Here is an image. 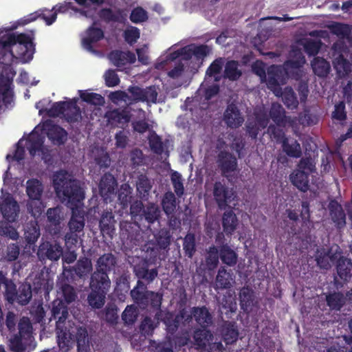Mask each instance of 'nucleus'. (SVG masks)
Segmentation results:
<instances>
[{
  "label": "nucleus",
  "mask_w": 352,
  "mask_h": 352,
  "mask_svg": "<svg viewBox=\"0 0 352 352\" xmlns=\"http://www.w3.org/2000/svg\"><path fill=\"white\" fill-rule=\"evenodd\" d=\"M52 184L57 197L63 202L69 205L72 208L70 220L80 217L84 219V210L78 206L85 198V192L80 182L74 179L65 170L55 172L52 177Z\"/></svg>",
  "instance_id": "f257e3e1"
},
{
  "label": "nucleus",
  "mask_w": 352,
  "mask_h": 352,
  "mask_svg": "<svg viewBox=\"0 0 352 352\" xmlns=\"http://www.w3.org/2000/svg\"><path fill=\"white\" fill-rule=\"evenodd\" d=\"M52 316L57 319L56 334L58 348L61 352H68L73 345L72 335L74 332V323L69 320L68 309L61 300H56L53 303Z\"/></svg>",
  "instance_id": "f03ea898"
},
{
  "label": "nucleus",
  "mask_w": 352,
  "mask_h": 352,
  "mask_svg": "<svg viewBox=\"0 0 352 352\" xmlns=\"http://www.w3.org/2000/svg\"><path fill=\"white\" fill-rule=\"evenodd\" d=\"M31 34L25 33L11 34L6 38H0V49L7 50L12 47V53L14 56L30 61L35 52L34 31H30Z\"/></svg>",
  "instance_id": "7ed1b4c3"
},
{
  "label": "nucleus",
  "mask_w": 352,
  "mask_h": 352,
  "mask_svg": "<svg viewBox=\"0 0 352 352\" xmlns=\"http://www.w3.org/2000/svg\"><path fill=\"white\" fill-rule=\"evenodd\" d=\"M314 170L312 164L308 160H301L298 168L290 175L292 183L302 192L309 188V175Z\"/></svg>",
  "instance_id": "20e7f679"
},
{
  "label": "nucleus",
  "mask_w": 352,
  "mask_h": 352,
  "mask_svg": "<svg viewBox=\"0 0 352 352\" xmlns=\"http://www.w3.org/2000/svg\"><path fill=\"white\" fill-rule=\"evenodd\" d=\"M216 163L221 176L228 180L232 174L238 169L237 158L233 153L226 150L219 151Z\"/></svg>",
  "instance_id": "39448f33"
},
{
  "label": "nucleus",
  "mask_w": 352,
  "mask_h": 352,
  "mask_svg": "<svg viewBox=\"0 0 352 352\" xmlns=\"http://www.w3.org/2000/svg\"><path fill=\"white\" fill-rule=\"evenodd\" d=\"M131 296L133 300L142 305H146L148 300L154 307L160 306L161 304L160 297L157 294L147 290L146 285L141 280H138L137 285L131 291Z\"/></svg>",
  "instance_id": "423d86ee"
},
{
  "label": "nucleus",
  "mask_w": 352,
  "mask_h": 352,
  "mask_svg": "<svg viewBox=\"0 0 352 352\" xmlns=\"http://www.w3.org/2000/svg\"><path fill=\"white\" fill-rule=\"evenodd\" d=\"M213 196L220 209L226 208L234 200L236 192L233 188H229L225 183L217 181L213 186Z\"/></svg>",
  "instance_id": "0eeeda50"
},
{
  "label": "nucleus",
  "mask_w": 352,
  "mask_h": 352,
  "mask_svg": "<svg viewBox=\"0 0 352 352\" xmlns=\"http://www.w3.org/2000/svg\"><path fill=\"white\" fill-rule=\"evenodd\" d=\"M72 278V269H67L65 267L57 282V286L61 292L62 296L68 304L75 301L77 298L74 288L69 285L70 280Z\"/></svg>",
  "instance_id": "6e6552de"
},
{
  "label": "nucleus",
  "mask_w": 352,
  "mask_h": 352,
  "mask_svg": "<svg viewBox=\"0 0 352 352\" xmlns=\"http://www.w3.org/2000/svg\"><path fill=\"white\" fill-rule=\"evenodd\" d=\"M223 120L227 126L230 129H237L244 122V118L236 104H228L223 113Z\"/></svg>",
  "instance_id": "1a4fd4ad"
},
{
  "label": "nucleus",
  "mask_w": 352,
  "mask_h": 352,
  "mask_svg": "<svg viewBox=\"0 0 352 352\" xmlns=\"http://www.w3.org/2000/svg\"><path fill=\"white\" fill-rule=\"evenodd\" d=\"M42 19L47 25H51L56 20V12H54L53 8H41L32 13H30L21 18L19 23L21 25H27L36 21L37 19Z\"/></svg>",
  "instance_id": "9d476101"
},
{
  "label": "nucleus",
  "mask_w": 352,
  "mask_h": 352,
  "mask_svg": "<svg viewBox=\"0 0 352 352\" xmlns=\"http://www.w3.org/2000/svg\"><path fill=\"white\" fill-rule=\"evenodd\" d=\"M118 182L115 177L110 173H104L99 183V192L104 201L107 203L113 195H115Z\"/></svg>",
  "instance_id": "9b49d317"
},
{
  "label": "nucleus",
  "mask_w": 352,
  "mask_h": 352,
  "mask_svg": "<svg viewBox=\"0 0 352 352\" xmlns=\"http://www.w3.org/2000/svg\"><path fill=\"white\" fill-rule=\"evenodd\" d=\"M37 255L40 260L47 258L50 261H56L63 256V248L56 242L54 243L48 241L43 242L38 248Z\"/></svg>",
  "instance_id": "f8f14e48"
},
{
  "label": "nucleus",
  "mask_w": 352,
  "mask_h": 352,
  "mask_svg": "<svg viewBox=\"0 0 352 352\" xmlns=\"http://www.w3.org/2000/svg\"><path fill=\"white\" fill-rule=\"evenodd\" d=\"M98 17L106 23H124L127 14L124 10L118 8L113 10L110 8H102L98 12Z\"/></svg>",
  "instance_id": "ddd939ff"
},
{
  "label": "nucleus",
  "mask_w": 352,
  "mask_h": 352,
  "mask_svg": "<svg viewBox=\"0 0 352 352\" xmlns=\"http://www.w3.org/2000/svg\"><path fill=\"white\" fill-rule=\"evenodd\" d=\"M286 72L283 66L272 65L267 69V84L270 89L280 88V84L284 83Z\"/></svg>",
  "instance_id": "4468645a"
},
{
  "label": "nucleus",
  "mask_w": 352,
  "mask_h": 352,
  "mask_svg": "<svg viewBox=\"0 0 352 352\" xmlns=\"http://www.w3.org/2000/svg\"><path fill=\"white\" fill-rule=\"evenodd\" d=\"M44 129L47 131V138L54 144H63L67 139V131L61 126L52 124L51 122L44 124Z\"/></svg>",
  "instance_id": "2eb2a0df"
},
{
  "label": "nucleus",
  "mask_w": 352,
  "mask_h": 352,
  "mask_svg": "<svg viewBox=\"0 0 352 352\" xmlns=\"http://www.w3.org/2000/svg\"><path fill=\"white\" fill-rule=\"evenodd\" d=\"M89 286L92 290L107 293L111 287V280L107 273L96 270L91 276Z\"/></svg>",
  "instance_id": "dca6fc26"
},
{
  "label": "nucleus",
  "mask_w": 352,
  "mask_h": 352,
  "mask_svg": "<svg viewBox=\"0 0 352 352\" xmlns=\"http://www.w3.org/2000/svg\"><path fill=\"white\" fill-rule=\"evenodd\" d=\"M192 317L193 308H192L190 311L182 309L179 314L175 316L174 320L170 321L168 319L167 321H165V323L167 326L168 330L170 332L173 333L177 329L181 324L184 326L188 325L189 327H192L190 324L192 323Z\"/></svg>",
  "instance_id": "f3484780"
},
{
  "label": "nucleus",
  "mask_w": 352,
  "mask_h": 352,
  "mask_svg": "<svg viewBox=\"0 0 352 352\" xmlns=\"http://www.w3.org/2000/svg\"><path fill=\"white\" fill-rule=\"evenodd\" d=\"M34 347V342L30 338L14 333L8 340V347L12 352H26L31 347Z\"/></svg>",
  "instance_id": "a211bd4d"
},
{
  "label": "nucleus",
  "mask_w": 352,
  "mask_h": 352,
  "mask_svg": "<svg viewBox=\"0 0 352 352\" xmlns=\"http://www.w3.org/2000/svg\"><path fill=\"white\" fill-rule=\"evenodd\" d=\"M97 23L94 21L90 27L86 30V37L82 38V43L83 47L89 52H94L93 44L100 41L104 37V32L100 28H96Z\"/></svg>",
  "instance_id": "6ab92c4d"
},
{
  "label": "nucleus",
  "mask_w": 352,
  "mask_h": 352,
  "mask_svg": "<svg viewBox=\"0 0 352 352\" xmlns=\"http://www.w3.org/2000/svg\"><path fill=\"white\" fill-rule=\"evenodd\" d=\"M0 212L4 220H16L19 212V206L12 197H7L0 204Z\"/></svg>",
  "instance_id": "aec40b11"
},
{
  "label": "nucleus",
  "mask_w": 352,
  "mask_h": 352,
  "mask_svg": "<svg viewBox=\"0 0 352 352\" xmlns=\"http://www.w3.org/2000/svg\"><path fill=\"white\" fill-rule=\"evenodd\" d=\"M109 58L112 63L118 67L124 66L126 63L133 64L136 60V56L133 52L118 50L111 51L109 54Z\"/></svg>",
  "instance_id": "412c9836"
},
{
  "label": "nucleus",
  "mask_w": 352,
  "mask_h": 352,
  "mask_svg": "<svg viewBox=\"0 0 352 352\" xmlns=\"http://www.w3.org/2000/svg\"><path fill=\"white\" fill-rule=\"evenodd\" d=\"M338 249V247L336 246L335 254H331L333 248L329 250L324 248L318 250L316 254V260L318 266L322 269H329L331 266V262H333L337 258L336 254H337Z\"/></svg>",
  "instance_id": "4be33fe9"
},
{
  "label": "nucleus",
  "mask_w": 352,
  "mask_h": 352,
  "mask_svg": "<svg viewBox=\"0 0 352 352\" xmlns=\"http://www.w3.org/2000/svg\"><path fill=\"white\" fill-rule=\"evenodd\" d=\"M288 218L289 220H310V208L309 203L307 201H303L298 208L295 209H287L286 210Z\"/></svg>",
  "instance_id": "5701e85b"
},
{
  "label": "nucleus",
  "mask_w": 352,
  "mask_h": 352,
  "mask_svg": "<svg viewBox=\"0 0 352 352\" xmlns=\"http://www.w3.org/2000/svg\"><path fill=\"white\" fill-rule=\"evenodd\" d=\"M73 329L74 332L72 334L75 333L78 351L87 352L89 349V338L86 328L74 325Z\"/></svg>",
  "instance_id": "b1692460"
},
{
  "label": "nucleus",
  "mask_w": 352,
  "mask_h": 352,
  "mask_svg": "<svg viewBox=\"0 0 352 352\" xmlns=\"http://www.w3.org/2000/svg\"><path fill=\"white\" fill-rule=\"evenodd\" d=\"M63 117L69 123L77 122L81 119V111L76 99L67 101Z\"/></svg>",
  "instance_id": "393cba45"
},
{
  "label": "nucleus",
  "mask_w": 352,
  "mask_h": 352,
  "mask_svg": "<svg viewBox=\"0 0 352 352\" xmlns=\"http://www.w3.org/2000/svg\"><path fill=\"white\" fill-rule=\"evenodd\" d=\"M26 192L32 200H40L43 191L41 181L37 179H30L26 182Z\"/></svg>",
  "instance_id": "a878e982"
},
{
  "label": "nucleus",
  "mask_w": 352,
  "mask_h": 352,
  "mask_svg": "<svg viewBox=\"0 0 352 352\" xmlns=\"http://www.w3.org/2000/svg\"><path fill=\"white\" fill-rule=\"evenodd\" d=\"M193 317L203 328H206L212 323V315L206 307H193Z\"/></svg>",
  "instance_id": "bb28decb"
},
{
  "label": "nucleus",
  "mask_w": 352,
  "mask_h": 352,
  "mask_svg": "<svg viewBox=\"0 0 352 352\" xmlns=\"http://www.w3.org/2000/svg\"><path fill=\"white\" fill-rule=\"evenodd\" d=\"M194 343L197 349H204L213 340V335L206 329H198L193 334Z\"/></svg>",
  "instance_id": "cd10ccee"
},
{
  "label": "nucleus",
  "mask_w": 352,
  "mask_h": 352,
  "mask_svg": "<svg viewBox=\"0 0 352 352\" xmlns=\"http://www.w3.org/2000/svg\"><path fill=\"white\" fill-rule=\"evenodd\" d=\"M66 268L72 269V272H74L76 276L80 278L87 276L93 270L91 261L87 258L80 259L74 266Z\"/></svg>",
  "instance_id": "c85d7f7f"
},
{
  "label": "nucleus",
  "mask_w": 352,
  "mask_h": 352,
  "mask_svg": "<svg viewBox=\"0 0 352 352\" xmlns=\"http://www.w3.org/2000/svg\"><path fill=\"white\" fill-rule=\"evenodd\" d=\"M269 116L278 126H284L287 123L285 111L278 103L272 104Z\"/></svg>",
  "instance_id": "c756f323"
},
{
  "label": "nucleus",
  "mask_w": 352,
  "mask_h": 352,
  "mask_svg": "<svg viewBox=\"0 0 352 352\" xmlns=\"http://www.w3.org/2000/svg\"><path fill=\"white\" fill-rule=\"evenodd\" d=\"M311 65L314 73L319 77H326L330 72V64L324 58L315 57Z\"/></svg>",
  "instance_id": "7c9ffc66"
},
{
  "label": "nucleus",
  "mask_w": 352,
  "mask_h": 352,
  "mask_svg": "<svg viewBox=\"0 0 352 352\" xmlns=\"http://www.w3.org/2000/svg\"><path fill=\"white\" fill-rule=\"evenodd\" d=\"M152 184L146 174L140 173L138 175L136 180V188L138 193L141 198H146L149 195Z\"/></svg>",
  "instance_id": "2f4dec72"
},
{
  "label": "nucleus",
  "mask_w": 352,
  "mask_h": 352,
  "mask_svg": "<svg viewBox=\"0 0 352 352\" xmlns=\"http://www.w3.org/2000/svg\"><path fill=\"white\" fill-rule=\"evenodd\" d=\"M232 278L223 267L219 268L216 276L214 289H223L230 288L232 286Z\"/></svg>",
  "instance_id": "473e14b6"
},
{
  "label": "nucleus",
  "mask_w": 352,
  "mask_h": 352,
  "mask_svg": "<svg viewBox=\"0 0 352 352\" xmlns=\"http://www.w3.org/2000/svg\"><path fill=\"white\" fill-rule=\"evenodd\" d=\"M43 138L37 132L34 131L27 139V148L32 156H34L37 151L41 150L43 144Z\"/></svg>",
  "instance_id": "72a5a7b5"
},
{
  "label": "nucleus",
  "mask_w": 352,
  "mask_h": 352,
  "mask_svg": "<svg viewBox=\"0 0 352 352\" xmlns=\"http://www.w3.org/2000/svg\"><path fill=\"white\" fill-rule=\"evenodd\" d=\"M337 272L339 276L347 280L352 276V263L350 259L340 257L337 264Z\"/></svg>",
  "instance_id": "f704fd0d"
},
{
  "label": "nucleus",
  "mask_w": 352,
  "mask_h": 352,
  "mask_svg": "<svg viewBox=\"0 0 352 352\" xmlns=\"http://www.w3.org/2000/svg\"><path fill=\"white\" fill-rule=\"evenodd\" d=\"M116 263V258L113 254H104L98 259L96 270L107 273L114 268Z\"/></svg>",
  "instance_id": "c9c22d12"
},
{
  "label": "nucleus",
  "mask_w": 352,
  "mask_h": 352,
  "mask_svg": "<svg viewBox=\"0 0 352 352\" xmlns=\"http://www.w3.org/2000/svg\"><path fill=\"white\" fill-rule=\"evenodd\" d=\"M242 75L241 71L239 69V63L236 60H228L225 65L224 77L230 80H237Z\"/></svg>",
  "instance_id": "e433bc0d"
},
{
  "label": "nucleus",
  "mask_w": 352,
  "mask_h": 352,
  "mask_svg": "<svg viewBox=\"0 0 352 352\" xmlns=\"http://www.w3.org/2000/svg\"><path fill=\"white\" fill-rule=\"evenodd\" d=\"M334 68L340 76H347L351 72V65L350 62L344 58L342 54H340L333 61Z\"/></svg>",
  "instance_id": "4c0bfd02"
},
{
  "label": "nucleus",
  "mask_w": 352,
  "mask_h": 352,
  "mask_svg": "<svg viewBox=\"0 0 352 352\" xmlns=\"http://www.w3.org/2000/svg\"><path fill=\"white\" fill-rule=\"evenodd\" d=\"M282 100L284 104L289 109H294L298 107V101L295 92L291 87H286L281 93Z\"/></svg>",
  "instance_id": "58836bf2"
},
{
  "label": "nucleus",
  "mask_w": 352,
  "mask_h": 352,
  "mask_svg": "<svg viewBox=\"0 0 352 352\" xmlns=\"http://www.w3.org/2000/svg\"><path fill=\"white\" fill-rule=\"evenodd\" d=\"M162 205L163 210L168 217L174 214L177 202L175 196L173 192L168 191L164 194L162 201Z\"/></svg>",
  "instance_id": "ea45409f"
},
{
  "label": "nucleus",
  "mask_w": 352,
  "mask_h": 352,
  "mask_svg": "<svg viewBox=\"0 0 352 352\" xmlns=\"http://www.w3.org/2000/svg\"><path fill=\"white\" fill-rule=\"evenodd\" d=\"M329 29L333 34L342 38H348L351 32L349 25L339 22H333L329 25Z\"/></svg>",
  "instance_id": "a19ab883"
},
{
  "label": "nucleus",
  "mask_w": 352,
  "mask_h": 352,
  "mask_svg": "<svg viewBox=\"0 0 352 352\" xmlns=\"http://www.w3.org/2000/svg\"><path fill=\"white\" fill-rule=\"evenodd\" d=\"M79 96L81 100L88 104L100 106L104 103V98L99 94L80 90Z\"/></svg>",
  "instance_id": "79ce46f5"
},
{
  "label": "nucleus",
  "mask_w": 352,
  "mask_h": 352,
  "mask_svg": "<svg viewBox=\"0 0 352 352\" xmlns=\"http://www.w3.org/2000/svg\"><path fill=\"white\" fill-rule=\"evenodd\" d=\"M239 299L241 308L244 311H248L254 299L253 291L248 287H243L239 293Z\"/></svg>",
  "instance_id": "37998d69"
},
{
  "label": "nucleus",
  "mask_w": 352,
  "mask_h": 352,
  "mask_svg": "<svg viewBox=\"0 0 352 352\" xmlns=\"http://www.w3.org/2000/svg\"><path fill=\"white\" fill-rule=\"evenodd\" d=\"M331 220H346V214L342 206L335 199L331 200L328 204Z\"/></svg>",
  "instance_id": "c03bdc74"
},
{
  "label": "nucleus",
  "mask_w": 352,
  "mask_h": 352,
  "mask_svg": "<svg viewBox=\"0 0 352 352\" xmlns=\"http://www.w3.org/2000/svg\"><path fill=\"white\" fill-rule=\"evenodd\" d=\"M19 332L16 334L21 336L30 338V340L34 342V337L32 336V326L30 320L27 317H23L19 320L18 324Z\"/></svg>",
  "instance_id": "a18cd8bd"
},
{
  "label": "nucleus",
  "mask_w": 352,
  "mask_h": 352,
  "mask_svg": "<svg viewBox=\"0 0 352 352\" xmlns=\"http://www.w3.org/2000/svg\"><path fill=\"white\" fill-rule=\"evenodd\" d=\"M40 236V229L36 221H30L26 226L25 238L28 243H34Z\"/></svg>",
  "instance_id": "49530a36"
},
{
  "label": "nucleus",
  "mask_w": 352,
  "mask_h": 352,
  "mask_svg": "<svg viewBox=\"0 0 352 352\" xmlns=\"http://www.w3.org/2000/svg\"><path fill=\"white\" fill-rule=\"evenodd\" d=\"M106 294L100 291L92 290L87 297L89 305L94 309L101 308L104 305Z\"/></svg>",
  "instance_id": "de8ad7c7"
},
{
  "label": "nucleus",
  "mask_w": 352,
  "mask_h": 352,
  "mask_svg": "<svg viewBox=\"0 0 352 352\" xmlns=\"http://www.w3.org/2000/svg\"><path fill=\"white\" fill-rule=\"evenodd\" d=\"M346 298L340 292H335L327 296V302L331 309L340 310L345 304Z\"/></svg>",
  "instance_id": "09e8293b"
},
{
  "label": "nucleus",
  "mask_w": 352,
  "mask_h": 352,
  "mask_svg": "<svg viewBox=\"0 0 352 352\" xmlns=\"http://www.w3.org/2000/svg\"><path fill=\"white\" fill-rule=\"evenodd\" d=\"M220 258L226 265H234L237 262V255L229 246L223 245L220 250Z\"/></svg>",
  "instance_id": "8fccbe9b"
},
{
  "label": "nucleus",
  "mask_w": 352,
  "mask_h": 352,
  "mask_svg": "<svg viewBox=\"0 0 352 352\" xmlns=\"http://www.w3.org/2000/svg\"><path fill=\"white\" fill-rule=\"evenodd\" d=\"M283 149L289 157H299L302 154L300 144L296 140L289 144L287 138H285L283 140Z\"/></svg>",
  "instance_id": "3c124183"
},
{
  "label": "nucleus",
  "mask_w": 352,
  "mask_h": 352,
  "mask_svg": "<svg viewBox=\"0 0 352 352\" xmlns=\"http://www.w3.org/2000/svg\"><path fill=\"white\" fill-rule=\"evenodd\" d=\"M224 65V59L223 58H218L213 60L208 67L206 74L208 77H214L215 81H219L220 77L215 76L220 74Z\"/></svg>",
  "instance_id": "603ef678"
},
{
  "label": "nucleus",
  "mask_w": 352,
  "mask_h": 352,
  "mask_svg": "<svg viewBox=\"0 0 352 352\" xmlns=\"http://www.w3.org/2000/svg\"><path fill=\"white\" fill-rule=\"evenodd\" d=\"M161 213L162 210L158 205L149 203L144 207L143 217L144 220H159Z\"/></svg>",
  "instance_id": "864d4df0"
},
{
  "label": "nucleus",
  "mask_w": 352,
  "mask_h": 352,
  "mask_svg": "<svg viewBox=\"0 0 352 352\" xmlns=\"http://www.w3.org/2000/svg\"><path fill=\"white\" fill-rule=\"evenodd\" d=\"M32 296L30 285H23L19 288V293L16 294L15 301L22 305H25L30 302Z\"/></svg>",
  "instance_id": "5fc2aeb1"
},
{
  "label": "nucleus",
  "mask_w": 352,
  "mask_h": 352,
  "mask_svg": "<svg viewBox=\"0 0 352 352\" xmlns=\"http://www.w3.org/2000/svg\"><path fill=\"white\" fill-rule=\"evenodd\" d=\"M0 94L2 97V101L6 105L10 104L12 102L13 92L10 81L8 80L0 83Z\"/></svg>",
  "instance_id": "6e6d98bb"
},
{
  "label": "nucleus",
  "mask_w": 352,
  "mask_h": 352,
  "mask_svg": "<svg viewBox=\"0 0 352 352\" xmlns=\"http://www.w3.org/2000/svg\"><path fill=\"white\" fill-rule=\"evenodd\" d=\"M132 189L128 184L121 185L118 192V198L120 204L125 207L131 201Z\"/></svg>",
  "instance_id": "4d7b16f0"
},
{
  "label": "nucleus",
  "mask_w": 352,
  "mask_h": 352,
  "mask_svg": "<svg viewBox=\"0 0 352 352\" xmlns=\"http://www.w3.org/2000/svg\"><path fill=\"white\" fill-rule=\"evenodd\" d=\"M148 144L151 151L157 154L162 155L164 152V144L162 138L155 132L148 138Z\"/></svg>",
  "instance_id": "13d9d810"
},
{
  "label": "nucleus",
  "mask_w": 352,
  "mask_h": 352,
  "mask_svg": "<svg viewBox=\"0 0 352 352\" xmlns=\"http://www.w3.org/2000/svg\"><path fill=\"white\" fill-rule=\"evenodd\" d=\"M148 16L147 12L142 7L133 8L131 12L129 19L133 23H141L147 21Z\"/></svg>",
  "instance_id": "bf43d9fd"
},
{
  "label": "nucleus",
  "mask_w": 352,
  "mask_h": 352,
  "mask_svg": "<svg viewBox=\"0 0 352 352\" xmlns=\"http://www.w3.org/2000/svg\"><path fill=\"white\" fill-rule=\"evenodd\" d=\"M94 161L100 170L107 169L111 165V158L109 153L103 150L98 151Z\"/></svg>",
  "instance_id": "052dcab7"
},
{
  "label": "nucleus",
  "mask_w": 352,
  "mask_h": 352,
  "mask_svg": "<svg viewBox=\"0 0 352 352\" xmlns=\"http://www.w3.org/2000/svg\"><path fill=\"white\" fill-rule=\"evenodd\" d=\"M170 179L175 192L179 197H182L184 194V188L181 174L177 171H173L170 175Z\"/></svg>",
  "instance_id": "680f3d73"
},
{
  "label": "nucleus",
  "mask_w": 352,
  "mask_h": 352,
  "mask_svg": "<svg viewBox=\"0 0 352 352\" xmlns=\"http://www.w3.org/2000/svg\"><path fill=\"white\" fill-rule=\"evenodd\" d=\"M206 266L209 270H214L219 263L218 250L215 247L209 248L208 256L206 258Z\"/></svg>",
  "instance_id": "e2e57ef3"
},
{
  "label": "nucleus",
  "mask_w": 352,
  "mask_h": 352,
  "mask_svg": "<svg viewBox=\"0 0 352 352\" xmlns=\"http://www.w3.org/2000/svg\"><path fill=\"white\" fill-rule=\"evenodd\" d=\"M136 276L139 278L144 279L148 283H151L157 276V271L156 269L147 270L144 267L137 268L135 270Z\"/></svg>",
  "instance_id": "0e129e2a"
},
{
  "label": "nucleus",
  "mask_w": 352,
  "mask_h": 352,
  "mask_svg": "<svg viewBox=\"0 0 352 352\" xmlns=\"http://www.w3.org/2000/svg\"><path fill=\"white\" fill-rule=\"evenodd\" d=\"M67 102L59 101L52 104V107L47 109V114L51 118H56L64 114Z\"/></svg>",
  "instance_id": "69168bd1"
},
{
  "label": "nucleus",
  "mask_w": 352,
  "mask_h": 352,
  "mask_svg": "<svg viewBox=\"0 0 352 352\" xmlns=\"http://www.w3.org/2000/svg\"><path fill=\"white\" fill-rule=\"evenodd\" d=\"M123 36L126 43L133 45L137 42L140 36V30L136 27L131 26L124 32Z\"/></svg>",
  "instance_id": "338daca9"
},
{
  "label": "nucleus",
  "mask_w": 352,
  "mask_h": 352,
  "mask_svg": "<svg viewBox=\"0 0 352 352\" xmlns=\"http://www.w3.org/2000/svg\"><path fill=\"white\" fill-rule=\"evenodd\" d=\"M157 245L160 249H166L170 243V234L167 230H161L156 236Z\"/></svg>",
  "instance_id": "774afa93"
}]
</instances>
